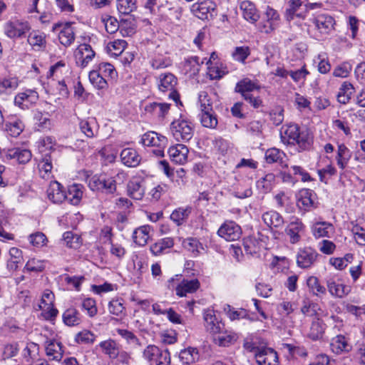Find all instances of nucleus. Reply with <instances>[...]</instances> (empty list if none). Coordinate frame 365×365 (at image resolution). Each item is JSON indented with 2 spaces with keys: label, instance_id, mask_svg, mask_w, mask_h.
I'll return each mask as SVG.
<instances>
[{
  "label": "nucleus",
  "instance_id": "obj_1",
  "mask_svg": "<svg viewBox=\"0 0 365 365\" xmlns=\"http://www.w3.org/2000/svg\"><path fill=\"white\" fill-rule=\"evenodd\" d=\"M203 319L205 329L212 334L215 344L226 346L228 343L227 329L220 314L212 309H207L203 312Z\"/></svg>",
  "mask_w": 365,
  "mask_h": 365
},
{
  "label": "nucleus",
  "instance_id": "obj_2",
  "mask_svg": "<svg viewBox=\"0 0 365 365\" xmlns=\"http://www.w3.org/2000/svg\"><path fill=\"white\" fill-rule=\"evenodd\" d=\"M178 78L171 73H163L157 78V86L159 91L167 94L169 99L176 104L180 101V95L176 90Z\"/></svg>",
  "mask_w": 365,
  "mask_h": 365
},
{
  "label": "nucleus",
  "instance_id": "obj_3",
  "mask_svg": "<svg viewBox=\"0 0 365 365\" xmlns=\"http://www.w3.org/2000/svg\"><path fill=\"white\" fill-rule=\"evenodd\" d=\"M170 130L173 138L178 141L188 142L194 134L192 123L182 117L172 122Z\"/></svg>",
  "mask_w": 365,
  "mask_h": 365
},
{
  "label": "nucleus",
  "instance_id": "obj_4",
  "mask_svg": "<svg viewBox=\"0 0 365 365\" xmlns=\"http://www.w3.org/2000/svg\"><path fill=\"white\" fill-rule=\"evenodd\" d=\"M143 356L152 365L170 364V354L168 350H161L155 345H148L144 349Z\"/></svg>",
  "mask_w": 365,
  "mask_h": 365
},
{
  "label": "nucleus",
  "instance_id": "obj_5",
  "mask_svg": "<svg viewBox=\"0 0 365 365\" xmlns=\"http://www.w3.org/2000/svg\"><path fill=\"white\" fill-rule=\"evenodd\" d=\"M30 29L27 21L19 19H11L4 26L5 34L10 38H22Z\"/></svg>",
  "mask_w": 365,
  "mask_h": 365
},
{
  "label": "nucleus",
  "instance_id": "obj_6",
  "mask_svg": "<svg viewBox=\"0 0 365 365\" xmlns=\"http://www.w3.org/2000/svg\"><path fill=\"white\" fill-rule=\"evenodd\" d=\"M128 19H122L120 25L117 19L114 17L108 16L107 19H103L105 28L108 33L113 34L120 27L123 35H124L123 31L125 29L126 35L130 36L135 32V24L130 22L128 24Z\"/></svg>",
  "mask_w": 365,
  "mask_h": 365
},
{
  "label": "nucleus",
  "instance_id": "obj_7",
  "mask_svg": "<svg viewBox=\"0 0 365 365\" xmlns=\"http://www.w3.org/2000/svg\"><path fill=\"white\" fill-rule=\"evenodd\" d=\"M215 4L210 0H198L190 7L191 12L200 19H209L214 16Z\"/></svg>",
  "mask_w": 365,
  "mask_h": 365
},
{
  "label": "nucleus",
  "instance_id": "obj_8",
  "mask_svg": "<svg viewBox=\"0 0 365 365\" xmlns=\"http://www.w3.org/2000/svg\"><path fill=\"white\" fill-rule=\"evenodd\" d=\"M316 198V194L313 190L302 189L297 194V205L302 211H310L317 207Z\"/></svg>",
  "mask_w": 365,
  "mask_h": 365
},
{
  "label": "nucleus",
  "instance_id": "obj_9",
  "mask_svg": "<svg viewBox=\"0 0 365 365\" xmlns=\"http://www.w3.org/2000/svg\"><path fill=\"white\" fill-rule=\"evenodd\" d=\"M318 252L310 247L300 248L297 254V266L302 269L312 267L317 262Z\"/></svg>",
  "mask_w": 365,
  "mask_h": 365
},
{
  "label": "nucleus",
  "instance_id": "obj_10",
  "mask_svg": "<svg viewBox=\"0 0 365 365\" xmlns=\"http://www.w3.org/2000/svg\"><path fill=\"white\" fill-rule=\"evenodd\" d=\"M305 230V225L302 221L295 217H292L290 222L287 225L284 232L289 237V241L292 244L298 243L302 238V235Z\"/></svg>",
  "mask_w": 365,
  "mask_h": 365
},
{
  "label": "nucleus",
  "instance_id": "obj_11",
  "mask_svg": "<svg viewBox=\"0 0 365 365\" xmlns=\"http://www.w3.org/2000/svg\"><path fill=\"white\" fill-rule=\"evenodd\" d=\"M52 31L58 32L59 41L65 46H70L75 40L74 30L71 23L54 24Z\"/></svg>",
  "mask_w": 365,
  "mask_h": 365
},
{
  "label": "nucleus",
  "instance_id": "obj_12",
  "mask_svg": "<svg viewBox=\"0 0 365 365\" xmlns=\"http://www.w3.org/2000/svg\"><path fill=\"white\" fill-rule=\"evenodd\" d=\"M307 15V8L301 0H289L285 11L287 20L292 21L295 18L303 19Z\"/></svg>",
  "mask_w": 365,
  "mask_h": 365
},
{
  "label": "nucleus",
  "instance_id": "obj_13",
  "mask_svg": "<svg viewBox=\"0 0 365 365\" xmlns=\"http://www.w3.org/2000/svg\"><path fill=\"white\" fill-rule=\"evenodd\" d=\"M255 358L258 365H278L277 353L266 344L255 354Z\"/></svg>",
  "mask_w": 365,
  "mask_h": 365
},
{
  "label": "nucleus",
  "instance_id": "obj_14",
  "mask_svg": "<svg viewBox=\"0 0 365 365\" xmlns=\"http://www.w3.org/2000/svg\"><path fill=\"white\" fill-rule=\"evenodd\" d=\"M38 99V94L36 91L27 89L19 93L14 98V103L21 109H27L35 104Z\"/></svg>",
  "mask_w": 365,
  "mask_h": 365
},
{
  "label": "nucleus",
  "instance_id": "obj_15",
  "mask_svg": "<svg viewBox=\"0 0 365 365\" xmlns=\"http://www.w3.org/2000/svg\"><path fill=\"white\" fill-rule=\"evenodd\" d=\"M326 284L329 294L334 297L343 298L350 292L349 287L333 277L326 279Z\"/></svg>",
  "mask_w": 365,
  "mask_h": 365
},
{
  "label": "nucleus",
  "instance_id": "obj_16",
  "mask_svg": "<svg viewBox=\"0 0 365 365\" xmlns=\"http://www.w3.org/2000/svg\"><path fill=\"white\" fill-rule=\"evenodd\" d=\"M76 63L81 67H86L95 56V52L89 44H81L75 54Z\"/></svg>",
  "mask_w": 365,
  "mask_h": 365
},
{
  "label": "nucleus",
  "instance_id": "obj_17",
  "mask_svg": "<svg viewBox=\"0 0 365 365\" xmlns=\"http://www.w3.org/2000/svg\"><path fill=\"white\" fill-rule=\"evenodd\" d=\"M188 153L187 147L183 144H176L168 149L170 160L180 165L187 162Z\"/></svg>",
  "mask_w": 365,
  "mask_h": 365
},
{
  "label": "nucleus",
  "instance_id": "obj_18",
  "mask_svg": "<svg viewBox=\"0 0 365 365\" xmlns=\"http://www.w3.org/2000/svg\"><path fill=\"white\" fill-rule=\"evenodd\" d=\"M144 146H166L167 138L154 131H148L141 137L140 142Z\"/></svg>",
  "mask_w": 365,
  "mask_h": 365
},
{
  "label": "nucleus",
  "instance_id": "obj_19",
  "mask_svg": "<svg viewBox=\"0 0 365 365\" xmlns=\"http://www.w3.org/2000/svg\"><path fill=\"white\" fill-rule=\"evenodd\" d=\"M121 162L129 168H135L140 163L141 157L138 151L132 148H124L120 154Z\"/></svg>",
  "mask_w": 365,
  "mask_h": 365
},
{
  "label": "nucleus",
  "instance_id": "obj_20",
  "mask_svg": "<svg viewBox=\"0 0 365 365\" xmlns=\"http://www.w3.org/2000/svg\"><path fill=\"white\" fill-rule=\"evenodd\" d=\"M312 232L315 238L331 237L334 234V227L328 222H317L312 227Z\"/></svg>",
  "mask_w": 365,
  "mask_h": 365
},
{
  "label": "nucleus",
  "instance_id": "obj_21",
  "mask_svg": "<svg viewBox=\"0 0 365 365\" xmlns=\"http://www.w3.org/2000/svg\"><path fill=\"white\" fill-rule=\"evenodd\" d=\"M317 30L323 34H327L334 29V19L327 14H319L314 20Z\"/></svg>",
  "mask_w": 365,
  "mask_h": 365
},
{
  "label": "nucleus",
  "instance_id": "obj_22",
  "mask_svg": "<svg viewBox=\"0 0 365 365\" xmlns=\"http://www.w3.org/2000/svg\"><path fill=\"white\" fill-rule=\"evenodd\" d=\"M127 191L133 199L141 200L145 194L144 181L138 178L131 179L127 185Z\"/></svg>",
  "mask_w": 365,
  "mask_h": 365
},
{
  "label": "nucleus",
  "instance_id": "obj_23",
  "mask_svg": "<svg viewBox=\"0 0 365 365\" xmlns=\"http://www.w3.org/2000/svg\"><path fill=\"white\" fill-rule=\"evenodd\" d=\"M47 196L48 200L53 203H61L66 198V192L63 190V186L57 181H53L50 183L47 189Z\"/></svg>",
  "mask_w": 365,
  "mask_h": 365
},
{
  "label": "nucleus",
  "instance_id": "obj_24",
  "mask_svg": "<svg viewBox=\"0 0 365 365\" xmlns=\"http://www.w3.org/2000/svg\"><path fill=\"white\" fill-rule=\"evenodd\" d=\"M300 128L297 124H289L282 126L280 130V137L284 144L294 145V141L300 132Z\"/></svg>",
  "mask_w": 365,
  "mask_h": 365
},
{
  "label": "nucleus",
  "instance_id": "obj_25",
  "mask_svg": "<svg viewBox=\"0 0 365 365\" xmlns=\"http://www.w3.org/2000/svg\"><path fill=\"white\" fill-rule=\"evenodd\" d=\"M32 155L29 150L20 148L8 149L6 158L9 160H15L19 164L27 163L31 159Z\"/></svg>",
  "mask_w": 365,
  "mask_h": 365
},
{
  "label": "nucleus",
  "instance_id": "obj_26",
  "mask_svg": "<svg viewBox=\"0 0 365 365\" xmlns=\"http://www.w3.org/2000/svg\"><path fill=\"white\" fill-rule=\"evenodd\" d=\"M265 160L268 163H278L282 168H287V155L281 150L272 148L265 152Z\"/></svg>",
  "mask_w": 365,
  "mask_h": 365
},
{
  "label": "nucleus",
  "instance_id": "obj_27",
  "mask_svg": "<svg viewBox=\"0 0 365 365\" xmlns=\"http://www.w3.org/2000/svg\"><path fill=\"white\" fill-rule=\"evenodd\" d=\"M159 11L162 18L170 23H175L180 20L181 17L180 8L178 6H172L171 4L167 3L159 8Z\"/></svg>",
  "mask_w": 365,
  "mask_h": 365
},
{
  "label": "nucleus",
  "instance_id": "obj_28",
  "mask_svg": "<svg viewBox=\"0 0 365 365\" xmlns=\"http://www.w3.org/2000/svg\"><path fill=\"white\" fill-rule=\"evenodd\" d=\"M200 287L197 279H183L176 287V294L180 297H185L187 294L196 292Z\"/></svg>",
  "mask_w": 365,
  "mask_h": 365
},
{
  "label": "nucleus",
  "instance_id": "obj_29",
  "mask_svg": "<svg viewBox=\"0 0 365 365\" xmlns=\"http://www.w3.org/2000/svg\"><path fill=\"white\" fill-rule=\"evenodd\" d=\"M262 219L270 228H282L284 223L283 217L275 210L265 212Z\"/></svg>",
  "mask_w": 365,
  "mask_h": 365
},
{
  "label": "nucleus",
  "instance_id": "obj_30",
  "mask_svg": "<svg viewBox=\"0 0 365 365\" xmlns=\"http://www.w3.org/2000/svg\"><path fill=\"white\" fill-rule=\"evenodd\" d=\"M313 144V135L308 129L301 130L297 135L294 145L298 146L299 151L309 150Z\"/></svg>",
  "mask_w": 365,
  "mask_h": 365
},
{
  "label": "nucleus",
  "instance_id": "obj_31",
  "mask_svg": "<svg viewBox=\"0 0 365 365\" xmlns=\"http://www.w3.org/2000/svg\"><path fill=\"white\" fill-rule=\"evenodd\" d=\"M239 10L241 11L245 19L252 23L256 22L259 18L255 4L251 1H242L240 5Z\"/></svg>",
  "mask_w": 365,
  "mask_h": 365
},
{
  "label": "nucleus",
  "instance_id": "obj_32",
  "mask_svg": "<svg viewBox=\"0 0 365 365\" xmlns=\"http://www.w3.org/2000/svg\"><path fill=\"white\" fill-rule=\"evenodd\" d=\"M46 354L52 360L61 361L63 357V351L61 342L55 340L46 341Z\"/></svg>",
  "mask_w": 365,
  "mask_h": 365
},
{
  "label": "nucleus",
  "instance_id": "obj_33",
  "mask_svg": "<svg viewBox=\"0 0 365 365\" xmlns=\"http://www.w3.org/2000/svg\"><path fill=\"white\" fill-rule=\"evenodd\" d=\"M260 88L261 86L257 81H252L248 78H245L237 83L235 90L237 93H240L244 96V95H247L250 92L255 90L258 91Z\"/></svg>",
  "mask_w": 365,
  "mask_h": 365
},
{
  "label": "nucleus",
  "instance_id": "obj_34",
  "mask_svg": "<svg viewBox=\"0 0 365 365\" xmlns=\"http://www.w3.org/2000/svg\"><path fill=\"white\" fill-rule=\"evenodd\" d=\"M83 186L81 184H73L68 188V192L66 193V200H68L69 202L73 205H77L80 203L83 194Z\"/></svg>",
  "mask_w": 365,
  "mask_h": 365
},
{
  "label": "nucleus",
  "instance_id": "obj_35",
  "mask_svg": "<svg viewBox=\"0 0 365 365\" xmlns=\"http://www.w3.org/2000/svg\"><path fill=\"white\" fill-rule=\"evenodd\" d=\"M326 325L324 322L317 318L312 321L307 336L313 341L320 339L324 334Z\"/></svg>",
  "mask_w": 365,
  "mask_h": 365
},
{
  "label": "nucleus",
  "instance_id": "obj_36",
  "mask_svg": "<svg viewBox=\"0 0 365 365\" xmlns=\"http://www.w3.org/2000/svg\"><path fill=\"white\" fill-rule=\"evenodd\" d=\"M24 129L23 122L15 117L11 118L5 123V130L12 137L19 136Z\"/></svg>",
  "mask_w": 365,
  "mask_h": 365
},
{
  "label": "nucleus",
  "instance_id": "obj_37",
  "mask_svg": "<svg viewBox=\"0 0 365 365\" xmlns=\"http://www.w3.org/2000/svg\"><path fill=\"white\" fill-rule=\"evenodd\" d=\"M151 227L149 225L140 226L135 229L133 233V238L135 244L139 246H144L150 238Z\"/></svg>",
  "mask_w": 365,
  "mask_h": 365
},
{
  "label": "nucleus",
  "instance_id": "obj_38",
  "mask_svg": "<svg viewBox=\"0 0 365 365\" xmlns=\"http://www.w3.org/2000/svg\"><path fill=\"white\" fill-rule=\"evenodd\" d=\"M178 356L182 364L189 365L199 359V351L197 348L189 346L182 349Z\"/></svg>",
  "mask_w": 365,
  "mask_h": 365
},
{
  "label": "nucleus",
  "instance_id": "obj_39",
  "mask_svg": "<svg viewBox=\"0 0 365 365\" xmlns=\"http://www.w3.org/2000/svg\"><path fill=\"white\" fill-rule=\"evenodd\" d=\"M182 245L184 249L190 252L193 257L198 256L204 250L203 245L197 238H186L182 241Z\"/></svg>",
  "mask_w": 365,
  "mask_h": 365
},
{
  "label": "nucleus",
  "instance_id": "obj_40",
  "mask_svg": "<svg viewBox=\"0 0 365 365\" xmlns=\"http://www.w3.org/2000/svg\"><path fill=\"white\" fill-rule=\"evenodd\" d=\"M79 128L88 138H94L98 134V125L94 118L81 120L79 123Z\"/></svg>",
  "mask_w": 365,
  "mask_h": 365
},
{
  "label": "nucleus",
  "instance_id": "obj_41",
  "mask_svg": "<svg viewBox=\"0 0 365 365\" xmlns=\"http://www.w3.org/2000/svg\"><path fill=\"white\" fill-rule=\"evenodd\" d=\"M354 93V88L353 85L348 81H345L339 88V91L337 94V101L340 103L346 104L350 101Z\"/></svg>",
  "mask_w": 365,
  "mask_h": 365
},
{
  "label": "nucleus",
  "instance_id": "obj_42",
  "mask_svg": "<svg viewBox=\"0 0 365 365\" xmlns=\"http://www.w3.org/2000/svg\"><path fill=\"white\" fill-rule=\"evenodd\" d=\"M19 86L16 77L5 78L0 81V95H10Z\"/></svg>",
  "mask_w": 365,
  "mask_h": 365
},
{
  "label": "nucleus",
  "instance_id": "obj_43",
  "mask_svg": "<svg viewBox=\"0 0 365 365\" xmlns=\"http://www.w3.org/2000/svg\"><path fill=\"white\" fill-rule=\"evenodd\" d=\"M192 208L190 207H179L175 209L170 215V219L178 226L182 225L188 218L191 213Z\"/></svg>",
  "mask_w": 365,
  "mask_h": 365
},
{
  "label": "nucleus",
  "instance_id": "obj_44",
  "mask_svg": "<svg viewBox=\"0 0 365 365\" xmlns=\"http://www.w3.org/2000/svg\"><path fill=\"white\" fill-rule=\"evenodd\" d=\"M307 284L309 287V292L317 297L324 295L327 289L324 286L322 285L319 279L317 277L311 276L307 280Z\"/></svg>",
  "mask_w": 365,
  "mask_h": 365
},
{
  "label": "nucleus",
  "instance_id": "obj_45",
  "mask_svg": "<svg viewBox=\"0 0 365 365\" xmlns=\"http://www.w3.org/2000/svg\"><path fill=\"white\" fill-rule=\"evenodd\" d=\"M331 346L333 351L340 354L343 351L348 352L351 349V346L347 339L343 335H337L332 339Z\"/></svg>",
  "mask_w": 365,
  "mask_h": 365
},
{
  "label": "nucleus",
  "instance_id": "obj_46",
  "mask_svg": "<svg viewBox=\"0 0 365 365\" xmlns=\"http://www.w3.org/2000/svg\"><path fill=\"white\" fill-rule=\"evenodd\" d=\"M351 152L344 144H339L337 149L336 162L338 166L344 170L351 158Z\"/></svg>",
  "mask_w": 365,
  "mask_h": 365
},
{
  "label": "nucleus",
  "instance_id": "obj_47",
  "mask_svg": "<svg viewBox=\"0 0 365 365\" xmlns=\"http://www.w3.org/2000/svg\"><path fill=\"white\" fill-rule=\"evenodd\" d=\"M63 321L67 326H76L81 322V315L76 309L69 308L63 312Z\"/></svg>",
  "mask_w": 365,
  "mask_h": 365
},
{
  "label": "nucleus",
  "instance_id": "obj_48",
  "mask_svg": "<svg viewBox=\"0 0 365 365\" xmlns=\"http://www.w3.org/2000/svg\"><path fill=\"white\" fill-rule=\"evenodd\" d=\"M39 346L34 342L27 343L22 351V356L29 364L32 363L38 356Z\"/></svg>",
  "mask_w": 365,
  "mask_h": 365
},
{
  "label": "nucleus",
  "instance_id": "obj_49",
  "mask_svg": "<svg viewBox=\"0 0 365 365\" xmlns=\"http://www.w3.org/2000/svg\"><path fill=\"white\" fill-rule=\"evenodd\" d=\"M102 352L108 355L110 359H115L118 354V346L116 342L112 339L101 341L99 344Z\"/></svg>",
  "mask_w": 365,
  "mask_h": 365
},
{
  "label": "nucleus",
  "instance_id": "obj_50",
  "mask_svg": "<svg viewBox=\"0 0 365 365\" xmlns=\"http://www.w3.org/2000/svg\"><path fill=\"white\" fill-rule=\"evenodd\" d=\"M199 58L192 56L185 60L184 63V70L190 77L196 76L200 71Z\"/></svg>",
  "mask_w": 365,
  "mask_h": 365
},
{
  "label": "nucleus",
  "instance_id": "obj_51",
  "mask_svg": "<svg viewBox=\"0 0 365 365\" xmlns=\"http://www.w3.org/2000/svg\"><path fill=\"white\" fill-rule=\"evenodd\" d=\"M28 43L35 50H40L45 46L46 40L43 33L38 31H32L28 36Z\"/></svg>",
  "mask_w": 365,
  "mask_h": 365
},
{
  "label": "nucleus",
  "instance_id": "obj_52",
  "mask_svg": "<svg viewBox=\"0 0 365 365\" xmlns=\"http://www.w3.org/2000/svg\"><path fill=\"white\" fill-rule=\"evenodd\" d=\"M275 176L272 173L267 174L257 182V186L262 192L267 193L272 190Z\"/></svg>",
  "mask_w": 365,
  "mask_h": 365
},
{
  "label": "nucleus",
  "instance_id": "obj_53",
  "mask_svg": "<svg viewBox=\"0 0 365 365\" xmlns=\"http://www.w3.org/2000/svg\"><path fill=\"white\" fill-rule=\"evenodd\" d=\"M127 46V42L122 39H117L108 43L107 48L111 56H118L123 53Z\"/></svg>",
  "mask_w": 365,
  "mask_h": 365
},
{
  "label": "nucleus",
  "instance_id": "obj_54",
  "mask_svg": "<svg viewBox=\"0 0 365 365\" xmlns=\"http://www.w3.org/2000/svg\"><path fill=\"white\" fill-rule=\"evenodd\" d=\"M200 122L205 128H215L217 126V119L212 109L201 113Z\"/></svg>",
  "mask_w": 365,
  "mask_h": 365
},
{
  "label": "nucleus",
  "instance_id": "obj_55",
  "mask_svg": "<svg viewBox=\"0 0 365 365\" xmlns=\"http://www.w3.org/2000/svg\"><path fill=\"white\" fill-rule=\"evenodd\" d=\"M40 175L42 178L48 179L51 176L52 163L50 156H46L38 164Z\"/></svg>",
  "mask_w": 365,
  "mask_h": 365
},
{
  "label": "nucleus",
  "instance_id": "obj_56",
  "mask_svg": "<svg viewBox=\"0 0 365 365\" xmlns=\"http://www.w3.org/2000/svg\"><path fill=\"white\" fill-rule=\"evenodd\" d=\"M91 83L98 89H104L107 87V81L98 71H91L89 73Z\"/></svg>",
  "mask_w": 365,
  "mask_h": 365
},
{
  "label": "nucleus",
  "instance_id": "obj_57",
  "mask_svg": "<svg viewBox=\"0 0 365 365\" xmlns=\"http://www.w3.org/2000/svg\"><path fill=\"white\" fill-rule=\"evenodd\" d=\"M215 148L219 151L218 160L226 164L227 157L226 155L228 149V144L227 141L221 138L215 139Z\"/></svg>",
  "mask_w": 365,
  "mask_h": 365
},
{
  "label": "nucleus",
  "instance_id": "obj_58",
  "mask_svg": "<svg viewBox=\"0 0 365 365\" xmlns=\"http://www.w3.org/2000/svg\"><path fill=\"white\" fill-rule=\"evenodd\" d=\"M137 0H117V9L123 14H129L136 9Z\"/></svg>",
  "mask_w": 365,
  "mask_h": 365
},
{
  "label": "nucleus",
  "instance_id": "obj_59",
  "mask_svg": "<svg viewBox=\"0 0 365 365\" xmlns=\"http://www.w3.org/2000/svg\"><path fill=\"white\" fill-rule=\"evenodd\" d=\"M250 55V48L248 46H237L232 53L234 60L244 63L247 57Z\"/></svg>",
  "mask_w": 365,
  "mask_h": 365
},
{
  "label": "nucleus",
  "instance_id": "obj_60",
  "mask_svg": "<svg viewBox=\"0 0 365 365\" xmlns=\"http://www.w3.org/2000/svg\"><path fill=\"white\" fill-rule=\"evenodd\" d=\"M108 311L110 314L117 317L125 315V307L121 300L116 299H112L108 304Z\"/></svg>",
  "mask_w": 365,
  "mask_h": 365
},
{
  "label": "nucleus",
  "instance_id": "obj_61",
  "mask_svg": "<svg viewBox=\"0 0 365 365\" xmlns=\"http://www.w3.org/2000/svg\"><path fill=\"white\" fill-rule=\"evenodd\" d=\"M242 245L247 255H253L259 252V242L255 238H245L243 240Z\"/></svg>",
  "mask_w": 365,
  "mask_h": 365
},
{
  "label": "nucleus",
  "instance_id": "obj_62",
  "mask_svg": "<svg viewBox=\"0 0 365 365\" xmlns=\"http://www.w3.org/2000/svg\"><path fill=\"white\" fill-rule=\"evenodd\" d=\"M29 242L36 247H41L46 245L48 240L41 232H36L29 236Z\"/></svg>",
  "mask_w": 365,
  "mask_h": 365
},
{
  "label": "nucleus",
  "instance_id": "obj_63",
  "mask_svg": "<svg viewBox=\"0 0 365 365\" xmlns=\"http://www.w3.org/2000/svg\"><path fill=\"white\" fill-rule=\"evenodd\" d=\"M209 64L208 66V71H207V75L209 76L210 78L212 80H217L221 78L224 75H225L226 71L225 69H222L220 68L217 63L215 66H212L213 63L211 61H209L207 63Z\"/></svg>",
  "mask_w": 365,
  "mask_h": 365
},
{
  "label": "nucleus",
  "instance_id": "obj_64",
  "mask_svg": "<svg viewBox=\"0 0 365 365\" xmlns=\"http://www.w3.org/2000/svg\"><path fill=\"white\" fill-rule=\"evenodd\" d=\"M46 267V262L35 258L29 259L26 265L25 269L29 272H42Z\"/></svg>",
  "mask_w": 365,
  "mask_h": 365
}]
</instances>
